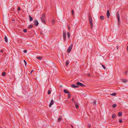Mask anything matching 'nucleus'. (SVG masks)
<instances>
[{
    "label": "nucleus",
    "mask_w": 128,
    "mask_h": 128,
    "mask_svg": "<svg viewBox=\"0 0 128 128\" xmlns=\"http://www.w3.org/2000/svg\"><path fill=\"white\" fill-rule=\"evenodd\" d=\"M63 34L64 41V42H65L66 40V32L64 31V30H63Z\"/></svg>",
    "instance_id": "nucleus-1"
},
{
    "label": "nucleus",
    "mask_w": 128,
    "mask_h": 128,
    "mask_svg": "<svg viewBox=\"0 0 128 128\" xmlns=\"http://www.w3.org/2000/svg\"><path fill=\"white\" fill-rule=\"evenodd\" d=\"M73 44H71L70 45V46L69 47L67 50V52L68 53H69L70 52L72 49V47H73Z\"/></svg>",
    "instance_id": "nucleus-2"
},
{
    "label": "nucleus",
    "mask_w": 128,
    "mask_h": 128,
    "mask_svg": "<svg viewBox=\"0 0 128 128\" xmlns=\"http://www.w3.org/2000/svg\"><path fill=\"white\" fill-rule=\"evenodd\" d=\"M116 15L118 21V24H119L120 20V17L119 12H117L116 13Z\"/></svg>",
    "instance_id": "nucleus-3"
},
{
    "label": "nucleus",
    "mask_w": 128,
    "mask_h": 128,
    "mask_svg": "<svg viewBox=\"0 0 128 128\" xmlns=\"http://www.w3.org/2000/svg\"><path fill=\"white\" fill-rule=\"evenodd\" d=\"M76 84L78 86H80L83 87L85 86L84 85L78 82H77Z\"/></svg>",
    "instance_id": "nucleus-4"
},
{
    "label": "nucleus",
    "mask_w": 128,
    "mask_h": 128,
    "mask_svg": "<svg viewBox=\"0 0 128 128\" xmlns=\"http://www.w3.org/2000/svg\"><path fill=\"white\" fill-rule=\"evenodd\" d=\"M34 24L36 26H37L38 24V22L37 20H35L34 21Z\"/></svg>",
    "instance_id": "nucleus-5"
},
{
    "label": "nucleus",
    "mask_w": 128,
    "mask_h": 128,
    "mask_svg": "<svg viewBox=\"0 0 128 128\" xmlns=\"http://www.w3.org/2000/svg\"><path fill=\"white\" fill-rule=\"evenodd\" d=\"M106 15L107 18H109L110 16V13L109 10H108L107 11Z\"/></svg>",
    "instance_id": "nucleus-6"
},
{
    "label": "nucleus",
    "mask_w": 128,
    "mask_h": 128,
    "mask_svg": "<svg viewBox=\"0 0 128 128\" xmlns=\"http://www.w3.org/2000/svg\"><path fill=\"white\" fill-rule=\"evenodd\" d=\"M54 103V101L53 100H52L50 102V104H49V106L50 107H51L52 106L53 104Z\"/></svg>",
    "instance_id": "nucleus-7"
},
{
    "label": "nucleus",
    "mask_w": 128,
    "mask_h": 128,
    "mask_svg": "<svg viewBox=\"0 0 128 128\" xmlns=\"http://www.w3.org/2000/svg\"><path fill=\"white\" fill-rule=\"evenodd\" d=\"M41 18L46 19V16L45 14H43L42 15V17H41Z\"/></svg>",
    "instance_id": "nucleus-8"
},
{
    "label": "nucleus",
    "mask_w": 128,
    "mask_h": 128,
    "mask_svg": "<svg viewBox=\"0 0 128 128\" xmlns=\"http://www.w3.org/2000/svg\"><path fill=\"white\" fill-rule=\"evenodd\" d=\"M89 18V22L90 21H93L92 19V17L91 16L89 15L88 16Z\"/></svg>",
    "instance_id": "nucleus-9"
},
{
    "label": "nucleus",
    "mask_w": 128,
    "mask_h": 128,
    "mask_svg": "<svg viewBox=\"0 0 128 128\" xmlns=\"http://www.w3.org/2000/svg\"><path fill=\"white\" fill-rule=\"evenodd\" d=\"M71 86L73 88H77L79 87L78 86L75 85L74 84H72Z\"/></svg>",
    "instance_id": "nucleus-10"
},
{
    "label": "nucleus",
    "mask_w": 128,
    "mask_h": 128,
    "mask_svg": "<svg viewBox=\"0 0 128 128\" xmlns=\"http://www.w3.org/2000/svg\"><path fill=\"white\" fill-rule=\"evenodd\" d=\"M92 22H93V21H90L89 22L91 26V27L92 28L93 26Z\"/></svg>",
    "instance_id": "nucleus-11"
},
{
    "label": "nucleus",
    "mask_w": 128,
    "mask_h": 128,
    "mask_svg": "<svg viewBox=\"0 0 128 128\" xmlns=\"http://www.w3.org/2000/svg\"><path fill=\"white\" fill-rule=\"evenodd\" d=\"M64 92L66 94H70V93L68 92V90H64Z\"/></svg>",
    "instance_id": "nucleus-12"
},
{
    "label": "nucleus",
    "mask_w": 128,
    "mask_h": 128,
    "mask_svg": "<svg viewBox=\"0 0 128 128\" xmlns=\"http://www.w3.org/2000/svg\"><path fill=\"white\" fill-rule=\"evenodd\" d=\"M45 19L41 18V20L42 21V22L43 23H44V24L45 23H46Z\"/></svg>",
    "instance_id": "nucleus-13"
},
{
    "label": "nucleus",
    "mask_w": 128,
    "mask_h": 128,
    "mask_svg": "<svg viewBox=\"0 0 128 128\" xmlns=\"http://www.w3.org/2000/svg\"><path fill=\"white\" fill-rule=\"evenodd\" d=\"M69 61L68 60H67L66 61V66H67L68 65V64H69Z\"/></svg>",
    "instance_id": "nucleus-14"
},
{
    "label": "nucleus",
    "mask_w": 128,
    "mask_h": 128,
    "mask_svg": "<svg viewBox=\"0 0 128 128\" xmlns=\"http://www.w3.org/2000/svg\"><path fill=\"white\" fill-rule=\"evenodd\" d=\"M29 16L30 18V22H31L33 20V18L30 15H29Z\"/></svg>",
    "instance_id": "nucleus-15"
},
{
    "label": "nucleus",
    "mask_w": 128,
    "mask_h": 128,
    "mask_svg": "<svg viewBox=\"0 0 128 128\" xmlns=\"http://www.w3.org/2000/svg\"><path fill=\"white\" fill-rule=\"evenodd\" d=\"M75 107L76 108H78V104H77V102L74 104Z\"/></svg>",
    "instance_id": "nucleus-16"
},
{
    "label": "nucleus",
    "mask_w": 128,
    "mask_h": 128,
    "mask_svg": "<svg viewBox=\"0 0 128 128\" xmlns=\"http://www.w3.org/2000/svg\"><path fill=\"white\" fill-rule=\"evenodd\" d=\"M121 80L122 82H124L126 83L127 82V80L125 79H122Z\"/></svg>",
    "instance_id": "nucleus-17"
},
{
    "label": "nucleus",
    "mask_w": 128,
    "mask_h": 128,
    "mask_svg": "<svg viewBox=\"0 0 128 128\" xmlns=\"http://www.w3.org/2000/svg\"><path fill=\"white\" fill-rule=\"evenodd\" d=\"M4 40L6 42H8L7 38L6 36H5L4 37Z\"/></svg>",
    "instance_id": "nucleus-18"
},
{
    "label": "nucleus",
    "mask_w": 128,
    "mask_h": 128,
    "mask_svg": "<svg viewBox=\"0 0 128 128\" xmlns=\"http://www.w3.org/2000/svg\"><path fill=\"white\" fill-rule=\"evenodd\" d=\"M117 106V105L116 104H113L112 106V107L113 108H115Z\"/></svg>",
    "instance_id": "nucleus-19"
},
{
    "label": "nucleus",
    "mask_w": 128,
    "mask_h": 128,
    "mask_svg": "<svg viewBox=\"0 0 128 128\" xmlns=\"http://www.w3.org/2000/svg\"><path fill=\"white\" fill-rule=\"evenodd\" d=\"M100 18L102 20H103L104 19V17L103 16H100Z\"/></svg>",
    "instance_id": "nucleus-20"
},
{
    "label": "nucleus",
    "mask_w": 128,
    "mask_h": 128,
    "mask_svg": "<svg viewBox=\"0 0 128 128\" xmlns=\"http://www.w3.org/2000/svg\"><path fill=\"white\" fill-rule=\"evenodd\" d=\"M62 117L60 116L59 117V118L58 119V121H60L62 120Z\"/></svg>",
    "instance_id": "nucleus-21"
},
{
    "label": "nucleus",
    "mask_w": 128,
    "mask_h": 128,
    "mask_svg": "<svg viewBox=\"0 0 128 128\" xmlns=\"http://www.w3.org/2000/svg\"><path fill=\"white\" fill-rule=\"evenodd\" d=\"M36 58L40 60H41L42 59V57L40 56H37L36 57Z\"/></svg>",
    "instance_id": "nucleus-22"
},
{
    "label": "nucleus",
    "mask_w": 128,
    "mask_h": 128,
    "mask_svg": "<svg viewBox=\"0 0 128 128\" xmlns=\"http://www.w3.org/2000/svg\"><path fill=\"white\" fill-rule=\"evenodd\" d=\"M122 115V112H120L118 113V116H121Z\"/></svg>",
    "instance_id": "nucleus-23"
},
{
    "label": "nucleus",
    "mask_w": 128,
    "mask_h": 128,
    "mask_svg": "<svg viewBox=\"0 0 128 128\" xmlns=\"http://www.w3.org/2000/svg\"><path fill=\"white\" fill-rule=\"evenodd\" d=\"M6 72H4L2 73V75L3 76H4L6 75Z\"/></svg>",
    "instance_id": "nucleus-24"
},
{
    "label": "nucleus",
    "mask_w": 128,
    "mask_h": 128,
    "mask_svg": "<svg viewBox=\"0 0 128 128\" xmlns=\"http://www.w3.org/2000/svg\"><path fill=\"white\" fill-rule=\"evenodd\" d=\"M67 36L68 38H69L70 37V34L68 32L67 33Z\"/></svg>",
    "instance_id": "nucleus-25"
},
{
    "label": "nucleus",
    "mask_w": 128,
    "mask_h": 128,
    "mask_svg": "<svg viewBox=\"0 0 128 128\" xmlns=\"http://www.w3.org/2000/svg\"><path fill=\"white\" fill-rule=\"evenodd\" d=\"M115 116H116L114 114H113L112 115V118H115Z\"/></svg>",
    "instance_id": "nucleus-26"
},
{
    "label": "nucleus",
    "mask_w": 128,
    "mask_h": 128,
    "mask_svg": "<svg viewBox=\"0 0 128 128\" xmlns=\"http://www.w3.org/2000/svg\"><path fill=\"white\" fill-rule=\"evenodd\" d=\"M70 96H71V94H70V93L68 94V98H70Z\"/></svg>",
    "instance_id": "nucleus-27"
},
{
    "label": "nucleus",
    "mask_w": 128,
    "mask_h": 128,
    "mask_svg": "<svg viewBox=\"0 0 128 128\" xmlns=\"http://www.w3.org/2000/svg\"><path fill=\"white\" fill-rule=\"evenodd\" d=\"M33 27V26L32 25H30L28 27V28H32Z\"/></svg>",
    "instance_id": "nucleus-28"
},
{
    "label": "nucleus",
    "mask_w": 128,
    "mask_h": 128,
    "mask_svg": "<svg viewBox=\"0 0 128 128\" xmlns=\"http://www.w3.org/2000/svg\"><path fill=\"white\" fill-rule=\"evenodd\" d=\"M112 96H115L116 94V93H113L110 94Z\"/></svg>",
    "instance_id": "nucleus-29"
},
{
    "label": "nucleus",
    "mask_w": 128,
    "mask_h": 128,
    "mask_svg": "<svg viewBox=\"0 0 128 128\" xmlns=\"http://www.w3.org/2000/svg\"><path fill=\"white\" fill-rule=\"evenodd\" d=\"M93 104L95 105L96 104V101L95 100H94V102H93Z\"/></svg>",
    "instance_id": "nucleus-30"
},
{
    "label": "nucleus",
    "mask_w": 128,
    "mask_h": 128,
    "mask_svg": "<svg viewBox=\"0 0 128 128\" xmlns=\"http://www.w3.org/2000/svg\"><path fill=\"white\" fill-rule=\"evenodd\" d=\"M72 102L74 103V104H75V103H76V102H75L74 100V98H72Z\"/></svg>",
    "instance_id": "nucleus-31"
},
{
    "label": "nucleus",
    "mask_w": 128,
    "mask_h": 128,
    "mask_svg": "<svg viewBox=\"0 0 128 128\" xmlns=\"http://www.w3.org/2000/svg\"><path fill=\"white\" fill-rule=\"evenodd\" d=\"M74 12L73 10H72V15H73L74 14Z\"/></svg>",
    "instance_id": "nucleus-32"
},
{
    "label": "nucleus",
    "mask_w": 128,
    "mask_h": 128,
    "mask_svg": "<svg viewBox=\"0 0 128 128\" xmlns=\"http://www.w3.org/2000/svg\"><path fill=\"white\" fill-rule=\"evenodd\" d=\"M48 94H50L51 93V91L50 90H48Z\"/></svg>",
    "instance_id": "nucleus-33"
},
{
    "label": "nucleus",
    "mask_w": 128,
    "mask_h": 128,
    "mask_svg": "<svg viewBox=\"0 0 128 128\" xmlns=\"http://www.w3.org/2000/svg\"><path fill=\"white\" fill-rule=\"evenodd\" d=\"M122 122V120H121V119H119V122L120 123H121Z\"/></svg>",
    "instance_id": "nucleus-34"
},
{
    "label": "nucleus",
    "mask_w": 128,
    "mask_h": 128,
    "mask_svg": "<svg viewBox=\"0 0 128 128\" xmlns=\"http://www.w3.org/2000/svg\"><path fill=\"white\" fill-rule=\"evenodd\" d=\"M24 64H25V65L26 66V61L25 60H24Z\"/></svg>",
    "instance_id": "nucleus-35"
},
{
    "label": "nucleus",
    "mask_w": 128,
    "mask_h": 128,
    "mask_svg": "<svg viewBox=\"0 0 128 128\" xmlns=\"http://www.w3.org/2000/svg\"><path fill=\"white\" fill-rule=\"evenodd\" d=\"M23 32H27V30L26 29H24L23 30Z\"/></svg>",
    "instance_id": "nucleus-36"
},
{
    "label": "nucleus",
    "mask_w": 128,
    "mask_h": 128,
    "mask_svg": "<svg viewBox=\"0 0 128 128\" xmlns=\"http://www.w3.org/2000/svg\"><path fill=\"white\" fill-rule=\"evenodd\" d=\"M102 67L103 68H104V69H106V67L104 66L103 65H102Z\"/></svg>",
    "instance_id": "nucleus-37"
},
{
    "label": "nucleus",
    "mask_w": 128,
    "mask_h": 128,
    "mask_svg": "<svg viewBox=\"0 0 128 128\" xmlns=\"http://www.w3.org/2000/svg\"><path fill=\"white\" fill-rule=\"evenodd\" d=\"M52 23L53 24L54 23L55 21L54 20H52Z\"/></svg>",
    "instance_id": "nucleus-38"
},
{
    "label": "nucleus",
    "mask_w": 128,
    "mask_h": 128,
    "mask_svg": "<svg viewBox=\"0 0 128 128\" xmlns=\"http://www.w3.org/2000/svg\"><path fill=\"white\" fill-rule=\"evenodd\" d=\"M27 52V50H24V52L25 53H26Z\"/></svg>",
    "instance_id": "nucleus-39"
},
{
    "label": "nucleus",
    "mask_w": 128,
    "mask_h": 128,
    "mask_svg": "<svg viewBox=\"0 0 128 128\" xmlns=\"http://www.w3.org/2000/svg\"><path fill=\"white\" fill-rule=\"evenodd\" d=\"M88 127L89 128H90V127H91V124H89L88 125Z\"/></svg>",
    "instance_id": "nucleus-40"
},
{
    "label": "nucleus",
    "mask_w": 128,
    "mask_h": 128,
    "mask_svg": "<svg viewBox=\"0 0 128 128\" xmlns=\"http://www.w3.org/2000/svg\"><path fill=\"white\" fill-rule=\"evenodd\" d=\"M20 10V7H19L18 8V10Z\"/></svg>",
    "instance_id": "nucleus-41"
},
{
    "label": "nucleus",
    "mask_w": 128,
    "mask_h": 128,
    "mask_svg": "<svg viewBox=\"0 0 128 128\" xmlns=\"http://www.w3.org/2000/svg\"><path fill=\"white\" fill-rule=\"evenodd\" d=\"M88 75L89 76H90V74L89 73L88 74Z\"/></svg>",
    "instance_id": "nucleus-42"
},
{
    "label": "nucleus",
    "mask_w": 128,
    "mask_h": 128,
    "mask_svg": "<svg viewBox=\"0 0 128 128\" xmlns=\"http://www.w3.org/2000/svg\"><path fill=\"white\" fill-rule=\"evenodd\" d=\"M127 71H126V72H125V74H127Z\"/></svg>",
    "instance_id": "nucleus-43"
},
{
    "label": "nucleus",
    "mask_w": 128,
    "mask_h": 128,
    "mask_svg": "<svg viewBox=\"0 0 128 128\" xmlns=\"http://www.w3.org/2000/svg\"><path fill=\"white\" fill-rule=\"evenodd\" d=\"M0 52H3V50H0Z\"/></svg>",
    "instance_id": "nucleus-44"
},
{
    "label": "nucleus",
    "mask_w": 128,
    "mask_h": 128,
    "mask_svg": "<svg viewBox=\"0 0 128 128\" xmlns=\"http://www.w3.org/2000/svg\"><path fill=\"white\" fill-rule=\"evenodd\" d=\"M68 29H70V28L69 26L68 27Z\"/></svg>",
    "instance_id": "nucleus-45"
},
{
    "label": "nucleus",
    "mask_w": 128,
    "mask_h": 128,
    "mask_svg": "<svg viewBox=\"0 0 128 128\" xmlns=\"http://www.w3.org/2000/svg\"><path fill=\"white\" fill-rule=\"evenodd\" d=\"M33 70H32L31 71V72H30V73H31H31H32V72H33Z\"/></svg>",
    "instance_id": "nucleus-46"
},
{
    "label": "nucleus",
    "mask_w": 128,
    "mask_h": 128,
    "mask_svg": "<svg viewBox=\"0 0 128 128\" xmlns=\"http://www.w3.org/2000/svg\"><path fill=\"white\" fill-rule=\"evenodd\" d=\"M71 126H72V128H74V127H73V126L72 125Z\"/></svg>",
    "instance_id": "nucleus-47"
},
{
    "label": "nucleus",
    "mask_w": 128,
    "mask_h": 128,
    "mask_svg": "<svg viewBox=\"0 0 128 128\" xmlns=\"http://www.w3.org/2000/svg\"><path fill=\"white\" fill-rule=\"evenodd\" d=\"M117 49H118V46H117Z\"/></svg>",
    "instance_id": "nucleus-48"
},
{
    "label": "nucleus",
    "mask_w": 128,
    "mask_h": 128,
    "mask_svg": "<svg viewBox=\"0 0 128 128\" xmlns=\"http://www.w3.org/2000/svg\"><path fill=\"white\" fill-rule=\"evenodd\" d=\"M127 50H128V46L127 47Z\"/></svg>",
    "instance_id": "nucleus-49"
},
{
    "label": "nucleus",
    "mask_w": 128,
    "mask_h": 128,
    "mask_svg": "<svg viewBox=\"0 0 128 128\" xmlns=\"http://www.w3.org/2000/svg\"><path fill=\"white\" fill-rule=\"evenodd\" d=\"M62 86H60V87H62Z\"/></svg>",
    "instance_id": "nucleus-50"
},
{
    "label": "nucleus",
    "mask_w": 128,
    "mask_h": 128,
    "mask_svg": "<svg viewBox=\"0 0 128 128\" xmlns=\"http://www.w3.org/2000/svg\"><path fill=\"white\" fill-rule=\"evenodd\" d=\"M0 128H2V127H0Z\"/></svg>",
    "instance_id": "nucleus-51"
}]
</instances>
